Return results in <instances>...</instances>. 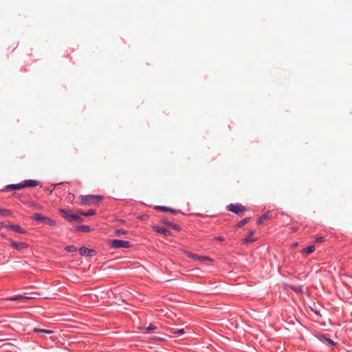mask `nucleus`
Here are the masks:
<instances>
[{"mask_svg":"<svg viewBox=\"0 0 352 352\" xmlns=\"http://www.w3.org/2000/svg\"><path fill=\"white\" fill-rule=\"evenodd\" d=\"M102 199L101 196L99 195H81L80 201L83 205L90 206L99 201Z\"/></svg>","mask_w":352,"mask_h":352,"instance_id":"f257e3e1","label":"nucleus"},{"mask_svg":"<svg viewBox=\"0 0 352 352\" xmlns=\"http://www.w3.org/2000/svg\"><path fill=\"white\" fill-rule=\"evenodd\" d=\"M110 245L113 248H129L131 245L127 241H123L120 239H113L110 241Z\"/></svg>","mask_w":352,"mask_h":352,"instance_id":"f03ea898","label":"nucleus"},{"mask_svg":"<svg viewBox=\"0 0 352 352\" xmlns=\"http://www.w3.org/2000/svg\"><path fill=\"white\" fill-rule=\"evenodd\" d=\"M60 212L62 213L63 217L69 222L81 221V217L80 216L75 214L69 213L65 210L61 209Z\"/></svg>","mask_w":352,"mask_h":352,"instance_id":"7ed1b4c3","label":"nucleus"},{"mask_svg":"<svg viewBox=\"0 0 352 352\" xmlns=\"http://www.w3.org/2000/svg\"><path fill=\"white\" fill-rule=\"evenodd\" d=\"M228 208L230 211H231L234 213H236V214H239V213L245 210V208H244V206H243L240 204H230V205H228Z\"/></svg>","mask_w":352,"mask_h":352,"instance_id":"20e7f679","label":"nucleus"},{"mask_svg":"<svg viewBox=\"0 0 352 352\" xmlns=\"http://www.w3.org/2000/svg\"><path fill=\"white\" fill-rule=\"evenodd\" d=\"M10 245L13 248H15L16 250H23L24 248H26L28 245L25 243L23 242H16L10 241Z\"/></svg>","mask_w":352,"mask_h":352,"instance_id":"39448f33","label":"nucleus"},{"mask_svg":"<svg viewBox=\"0 0 352 352\" xmlns=\"http://www.w3.org/2000/svg\"><path fill=\"white\" fill-rule=\"evenodd\" d=\"M38 184H39V182L38 180L28 179V180H25L23 182V188L24 187H35V186H38Z\"/></svg>","mask_w":352,"mask_h":352,"instance_id":"423d86ee","label":"nucleus"},{"mask_svg":"<svg viewBox=\"0 0 352 352\" xmlns=\"http://www.w3.org/2000/svg\"><path fill=\"white\" fill-rule=\"evenodd\" d=\"M94 252V250L91 249H89L85 247L80 248L79 250V253L82 256H89L91 255V253Z\"/></svg>","mask_w":352,"mask_h":352,"instance_id":"0eeeda50","label":"nucleus"},{"mask_svg":"<svg viewBox=\"0 0 352 352\" xmlns=\"http://www.w3.org/2000/svg\"><path fill=\"white\" fill-rule=\"evenodd\" d=\"M23 188V183L7 185L5 188L7 190H20Z\"/></svg>","mask_w":352,"mask_h":352,"instance_id":"6e6552de","label":"nucleus"},{"mask_svg":"<svg viewBox=\"0 0 352 352\" xmlns=\"http://www.w3.org/2000/svg\"><path fill=\"white\" fill-rule=\"evenodd\" d=\"M34 297L32 296H26L23 295H16L12 297L8 298L9 300H23V299H33Z\"/></svg>","mask_w":352,"mask_h":352,"instance_id":"1a4fd4ad","label":"nucleus"},{"mask_svg":"<svg viewBox=\"0 0 352 352\" xmlns=\"http://www.w3.org/2000/svg\"><path fill=\"white\" fill-rule=\"evenodd\" d=\"M188 256L189 258H192L193 260L206 261V260H208L209 259L208 257L201 256H199V255H197V254H192V253H188Z\"/></svg>","mask_w":352,"mask_h":352,"instance_id":"9d476101","label":"nucleus"},{"mask_svg":"<svg viewBox=\"0 0 352 352\" xmlns=\"http://www.w3.org/2000/svg\"><path fill=\"white\" fill-rule=\"evenodd\" d=\"M254 233V230H250L249 234L243 239V242L245 243H249L254 241L253 234Z\"/></svg>","mask_w":352,"mask_h":352,"instance_id":"9b49d317","label":"nucleus"},{"mask_svg":"<svg viewBox=\"0 0 352 352\" xmlns=\"http://www.w3.org/2000/svg\"><path fill=\"white\" fill-rule=\"evenodd\" d=\"M154 229L156 232H157L159 233H162V234H164L165 235L170 234V231L168 230H167L166 228L160 227V226H156L154 228Z\"/></svg>","mask_w":352,"mask_h":352,"instance_id":"f8f14e48","label":"nucleus"},{"mask_svg":"<svg viewBox=\"0 0 352 352\" xmlns=\"http://www.w3.org/2000/svg\"><path fill=\"white\" fill-rule=\"evenodd\" d=\"M9 228L16 232L24 233L23 230L18 225H10L9 226Z\"/></svg>","mask_w":352,"mask_h":352,"instance_id":"ddd939ff","label":"nucleus"},{"mask_svg":"<svg viewBox=\"0 0 352 352\" xmlns=\"http://www.w3.org/2000/svg\"><path fill=\"white\" fill-rule=\"evenodd\" d=\"M315 250V247L314 245H310L307 247L306 248H304L302 250V254H309L312 253Z\"/></svg>","mask_w":352,"mask_h":352,"instance_id":"4468645a","label":"nucleus"},{"mask_svg":"<svg viewBox=\"0 0 352 352\" xmlns=\"http://www.w3.org/2000/svg\"><path fill=\"white\" fill-rule=\"evenodd\" d=\"M318 338H319L322 342H327V343H329V344H331V345H335V342H334L332 340H331V339H329V338H326L324 336H320L318 337Z\"/></svg>","mask_w":352,"mask_h":352,"instance_id":"2eb2a0df","label":"nucleus"},{"mask_svg":"<svg viewBox=\"0 0 352 352\" xmlns=\"http://www.w3.org/2000/svg\"><path fill=\"white\" fill-rule=\"evenodd\" d=\"M270 218V215L268 214V212H266L264 214H263L256 221V223L257 224H261L265 220L267 219Z\"/></svg>","mask_w":352,"mask_h":352,"instance_id":"dca6fc26","label":"nucleus"},{"mask_svg":"<svg viewBox=\"0 0 352 352\" xmlns=\"http://www.w3.org/2000/svg\"><path fill=\"white\" fill-rule=\"evenodd\" d=\"M33 331L34 333H47V334H51L53 333V331L51 330L43 329H39V328H34L33 329Z\"/></svg>","mask_w":352,"mask_h":352,"instance_id":"f3484780","label":"nucleus"},{"mask_svg":"<svg viewBox=\"0 0 352 352\" xmlns=\"http://www.w3.org/2000/svg\"><path fill=\"white\" fill-rule=\"evenodd\" d=\"M45 218V216L42 215L40 213H36L33 215L32 219L35 221H43Z\"/></svg>","mask_w":352,"mask_h":352,"instance_id":"a211bd4d","label":"nucleus"},{"mask_svg":"<svg viewBox=\"0 0 352 352\" xmlns=\"http://www.w3.org/2000/svg\"><path fill=\"white\" fill-rule=\"evenodd\" d=\"M43 222L47 224V225H49L50 226H54L56 225V221L52 219H50L47 217H45Z\"/></svg>","mask_w":352,"mask_h":352,"instance_id":"6ab92c4d","label":"nucleus"},{"mask_svg":"<svg viewBox=\"0 0 352 352\" xmlns=\"http://www.w3.org/2000/svg\"><path fill=\"white\" fill-rule=\"evenodd\" d=\"M12 212L10 210L0 208V215L3 216H10Z\"/></svg>","mask_w":352,"mask_h":352,"instance_id":"aec40b11","label":"nucleus"},{"mask_svg":"<svg viewBox=\"0 0 352 352\" xmlns=\"http://www.w3.org/2000/svg\"><path fill=\"white\" fill-rule=\"evenodd\" d=\"M170 332L172 333H173V334H179V335H183L185 333L184 329H179V330L173 329L170 330Z\"/></svg>","mask_w":352,"mask_h":352,"instance_id":"412c9836","label":"nucleus"},{"mask_svg":"<svg viewBox=\"0 0 352 352\" xmlns=\"http://www.w3.org/2000/svg\"><path fill=\"white\" fill-rule=\"evenodd\" d=\"M170 228H173V230H179L180 227L178 225L174 224L171 222H166V223Z\"/></svg>","mask_w":352,"mask_h":352,"instance_id":"4be33fe9","label":"nucleus"},{"mask_svg":"<svg viewBox=\"0 0 352 352\" xmlns=\"http://www.w3.org/2000/svg\"><path fill=\"white\" fill-rule=\"evenodd\" d=\"M249 221L248 218H245L237 223V227L241 228L245 225Z\"/></svg>","mask_w":352,"mask_h":352,"instance_id":"5701e85b","label":"nucleus"},{"mask_svg":"<svg viewBox=\"0 0 352 352\" xmlns=\"http://www.w3.org/2000/svg\"><path fill=\"white\" fill-rule=\"evenodd\" d=\"M155 208L159 210L164 211V212L172 211L171 208H168V207H165V206H156Z\"/></svg>","mask_w":352,"mask_h":352,"instance_id":"b1692460","label":"nucleus"},{"mask_svg":"<svg viewBox=\"0 0 352 352\" xmlns=\"http://www.w3.org/2000/svg\"><path fill=\"white\" fill-rule=\"evenodd\" d=\"M115 233L118 235H124L126 234L127 232L124 229H118L115 231Z\"/></svg>","mask_w":352,"mask_h":352,"instance_id":"393cba45","label":"nucleus"},{"mask_svg":"<svg viewBox=\"0 0 352 352\" xmlns=\"http://www.w3.org/2000/svg\"><path fill=\"white\" fill-rule=\"evenodd\" d=\"M95 211L94 210H89L87 212H83L82 214L86 217H89L95 214Z\"/></svg>","mask_w":352,"mask_h":352,"instance_id":"a878e982","label":"nucleus"},{"mask_svg":"<svg viewBox=\"0 0 352 352\" xmlns=\"http://www.w3.org/2000/svg\"><path fill=\"white\" fill-rule=\"evenodd\" d=\"M65 250L68 252H73L76 250V248L74 245H69L65 248Z\"/></svg>","mask_w":352,"mask_h":352,"instance_id":"bb28decb","label":"nucleus"},{"mask_svg":"<svg viewBox=\"0 0 352 352\" xmlns=\"http://www.w3.org/2000/svg\"><path fill=\"white\" fill-rule=\"evenodd\" d=\"M80 230L82 231L87 232L89 231L90 228L88 226H82Z\"/></svg>","mask_w":352,"mask_h":352,"instance_id":"cd10ccee","label":"nucleus"},{"mask_svg":"<svg viewBox=\"0 0 352 352\" xmlns=\"http://www.w3.org/2000/svg\"><path fill=\"white\" fill-rule=\"evenodd\" d=\"M148 330H155L156 329V327L154 324H151L148 327Z\"/></svg>","mask_w":352,"mask_h":352,"instance_id":"c85d7f7f","label":"nucleus"},{"mask_svg":"<svg viewBox=\"0 0 352 352\" xmlns=\"http://www.w3.org/2000/svg\"><path fill=\"white\" fill-rule=\"evenodd\" d=\"M214 240L219 241H224V238L223 236H219L215 237Z\"/></svg>","mask_w":352,"mask_h":352,"instance_id":"c756f323","label":"nucleus"},{"mask_svg":"<svg viewBox=\"0 0 352 352\" xmlns=\"http://www.w3.org/2000/svg\"><path fill=\"white\" fill-rule=\"evenodd\" d=\"M316 242H322L323 241V237H318L316 239Z\"/></svg>","mask_w":352,"mask_h":352,"instance_id":"7c9ffc66","label":"nucleus"},{"mask_svg":"<svg viewBox=\"0 0 352 352\" xmlns=\"http://www.w3.org/2000/svg\"><path fill=\"white\" fill-rule=\"evenodd\" d=\"M297 245H298V243H295L293 244L292 246H293V248H296V247H297Z\"/></svg>","mask_w":352,"mask_h":352,"instance_id":"2f4dec72","label":"nucleus"},{"mask_svg":"<svg viewBox=\"0 0 352 352\" xmlns=\"http://www.w3.org/2000/svg\"><path fill=\"white\" fill-rule=\"evenodd\" d=\"M3 226V223H0V228Z\"/></svg>","mask_w":352,"mask_h":352,"instance_id":"473e14b6","label":"nucleus"}]
</instances>
